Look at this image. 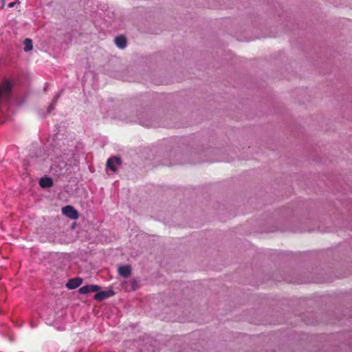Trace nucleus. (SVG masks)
<instances>
[{"label":"nucleus","instance_id":"obj_9","mask_svg":"<svg viewBox=\"0 0 352 352\" xmlns=\"http://www.w3.org/2000/svg\"><path fill=\"white\" fill-rule=\"evenodd\" d=\"M82 280L80 278H74L69 279L68 282L66 283V287L69 289H74L79 287Z\"/></svg>","mask_w":352,"mask_h":352},{"label":"nucleus","instance_id":"obj_6","mask_svg":"<svg viewBox=\"0 0 352 352\" xmlns=\"http://www.w3.org/2000/svg\"><path fill=\"white\" fill-rule=\"evenodd\" d=\"M62 213L71 219H76L78 214L76 210L72 206H66L62 208Z\"/></svg>","mask_w":352,"mask_h":352},{"label":"nucleus","instance_id":"obj_15","mask_svg":"<svg viewBox=\"0 0 352 352\" xmlns=\"http://www.w3.org/2000/svg\"><path fill=\"white\" fill-rule=\"evenodd\" d=\"M100 109H101V111H105L106 110V108L104 107V104L102 103V104H100Z\"/></svg>","mask_w":352,"mask_h":352},{"label":"nucleus","instance_id":"obj_2","mask_svg":"<svg viewBox=\"0 0 352 352\" xmlns=\"http://www.w3.org/2000/svg\"><path fill=\"white\" fill-rule=\"evenodd\" d=\"M116 118L126 123H138L146 127H157L162 124L155 111L146 110L142 107L138 108L136 105L120 109Z\"/></svg>","mask_w":352,"mask_h":352},{"label":"nucleus","instance_id":"obj_1","mask_svg":"<svg viewBox=\"0 0 352 352\" xmlns=\"http://www.w3.org/2000/svg\"><path fill=\"white\" fill-rule=\"evenodd\" d=\"M292 352H352V331L331 336L328 340L323 336L302 334Z\"/></svg>","mask_w":352,"mask_h":352},{"label":"nucleus","instance_id":"obj_7","mask_svg":"<svg viewBox=\"0 0 352 352\" xmlns=\"http://www.w3.org/2000/svg\"><path fill=\"white\" fill-rule=\"evenodd\" d=\"M122 164L120 157L113 156L109 157L107 161V167L112 172H116L117 170L116 166Z\"/></svg>","mask_w":352,"mask_h":352},{"label":"nucleus","instance_id":"obj_8","mask_svg":"<svg viewBox=\"0 0 352 352\" xmlns=\"http://www.w3.org/2000/svg\"><path fill=\"white\" fill-rule=\"evenodd\" d=\"M116 45L120 50H124L127 46V40L124 35H118L114 39Z\"/></svg>","mask_w":352,"mask_h":352},{"label":"nucleus","instance_id":"obj_3","mask_svg":"<svg viewBox=\"0 0 352 352\" xmlns=\"http://www.w3.org/2000/svg\"><path fill=\"white\" fill-rule=\"evenodd\" d=\"M96 292L94 298L98 301H102L115 295V292L112 289L101 290L97 285H89V293Z\"/></svg>","mask_w":352,"mask_h":352},{"label":"nucleus","instance_id":"obj_5","mask_svg":"<svg viewBox=\"0 0 352 352\" xmlns=\"http://www.w3.org/2000/svg\"><path fill=\"white\" fill-rule=\"evenodd\" d=\"M89 15L96 14L101 15V12L106 10V5L99 3L97 0L89 1Z\"/></svg>","mask_w":352,"mask_h":352},{"label":"nucleus","instance_id":"obj_18","mask_svg":"<svg viewBox=\"0 0 352 352\" xmlns=\"http://www.w3.org/2000/svg\"><path fill=\"white\" fill-rule=\"evenodd\" d=\"M51 108L52 109V107H49L48 111H50V109H51Z\"/></svg>","mask_w":352,"mask_h":352},{"label":"nucleus","instance_id":"obj_10","mask_svg":"<svg viewBox=\"0 0 352 352\" xmlns=\"http://www.w3.org/2000/svg\"><path fill=\"white\" fill-rule=\"evenodd\" d=\"M118 273L121 276L127 278L131 274V267L128 265H121L118 267Z\"/></svg>","mask_w":352,"mask_h":352},{"label":"nucleus","instance_id":"obj_16","mask_svg":"<svg viewBox=\"0 0 352 352\" xmlns=\"http://www.w3.org/2000/svg\"><path fill=\"white\" fill-rule=\"evenodd\" d=\"M1 1H2V7H3L5 5V0H1Z\"/></svg>","mask_w":352,"mask_h":352},{"label":"nucleus","instance_id":"obj_12","mask_svg":"<svg viewBox=\"0 0 352 352\" xmlns=\"http://www.w3.org/2000/svg\"><path fill=\"white\" fill-rule=\"evenodd\" d=\"M24 50L29 52L32 50V42L30 38H26L24 41Z\"/></svg>","mask_w":352,"mask_h":352},{"label":"nucleus","instance_id":"obj_13","mask_svg":"<svg viewBox=\"0 0 352 352\" xmlns=\"http://www.w3.org/2000/svg\"><path fill=\"white\" fill-rule=\"evenodd\" d=\"M79 293L87 294H88V285H84L83 287H80L78 290Z\"/></svg>","mask_w":352,"mask_h":352},{"label":"nucleus","instance_id":"obj_11","mask_svg":"<svg viewBox=\"0 0 352 352\" xmlns=\"http://www.w3.org/2000/svg\"><path fill=\"white\" fill-rule=\"evenodd\" d=\"M39 184L42 188H47L52 186L53 182L50 177H43L40 179Z\"/></svg>","mask_w":352,"mask_h":352},{"label":"nucleus","instance_id":"obj_4","mask_svg":"<svg viewBox=\"0 0 352 352\" xmlns=\"http://www.w3.org/2000/svg\"><path fill=\"white\" fill-rule=\"evenodd\" d=\"M12 85L10 81L5 80L0 83V100L8 99L12 93Z\"/></svg>","mask_w":352,"mask_h":352},{"label":"nucleus","instance_id":"obj_17","mask_svg":"<svg viewBox=\"0 0 352 352\" xmlns=\"http://www.w3.org/2000/svg\"><path fill=\"white\" fill-rule=\"evenodd\" d=\"M302 231H307V229H305H305H302V230H301V232H302ZM307 231H309V232L310 230H307Z\"/></svg>","mask_w":352,"mask_h":352},{"label":"nucleus","instance_id":"obj_14","mask_svg":"<svg viewBox=\"0 0 352 352\" xmlns=\"http://www.w3.org/2000/svg\"><path fill=\"white\" fill-rule=\"evenodd\" d=\"M16 3H20L19 0H17L16 2H11L10 3L8 6V8H13Z\"/></svg>","mask_w":352,"mask_h":352}]
</instances>
